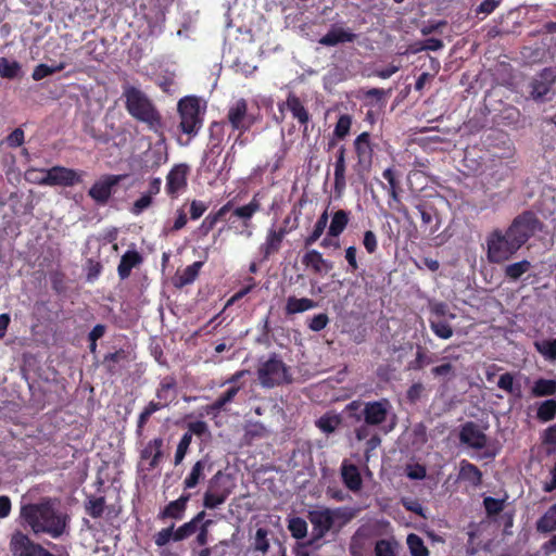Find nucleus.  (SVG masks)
<instances>
[{"label": "nucleus", "mask_w": 556, "mask_h": 556, "mask_svg": "<svg viewBox=\"0 0 556 556\" xmlns=\"http://www.w3.org/2000/svg\"><path fill=\"white\" fill-rule=\"evenodd\" d=\"M20 517L35 534L61 538L68 529L71 517L62 510L55 498L43 497L38 503L24 504Z\"/></svg>", "instance_id": "nucleus-1"}, {"label": "nucleus", "mask_w": 556, "mask_h": 556, "mask_svg": "<svg viewBox=\"0 0 556 556\" xmlns=\"http://www.w3.org/2000/svg\"><path fill=\"white\" fill-rule=\"evenodd\" d=\"M123 97L125 98V108L131 117L147 124L148 128L154 132L162 130V115L142 90L126 85L123 87Z\"/></svg>", "instance_id": "nucleus-2"}, {"label": "nucleus", "mask_w": 556, "mask_h": 556, "mask_svg": "<svg viewBox=\"0 0 556 556\" xmlns=\"http://www.w3.org/2000/svg\"><path fill=\"white\" fill-rule=\"evenodd\" d=\"M83 170H76L65 166H53L48 169L29 168L25 173L27 181L40 186L73 187L83 182Z\"/></svg>", "instance_id": "nucleus-3"}, {"label": "nucleus", "mask_w": 556, "mask_h": 556, "mask_svg": "<svg viewBox=\"0 0 556 556\" xmlns=\"http://www.w3.org/2000/svg\"><path fill=\"white\" fill-rule=\"evenodd\" d=\"M256 372L260 384L267 389L290 384L293 381L290 367L277 353H271L266 361H261Z\"/></svg>", "instance_id": "nucleus-4"}, {"label": "nucleus", "mask_w": 556, "mask_h": 556, "mask_svg": "<svg viewBox=\"0 0 556 556\" xmlns=\"http://www.w3.org/2000/svg\"><path fill=\"white\" fill-rule=\"evenodd\" d=\"M177 111L179 114L180 123L179 129L181 132L188 135V141L195 137L203 126V115L205 109H201L200 99L195 96H187L178 101Z\"/></svg>", "instance_id": "nucleus-5"}, {"label": "nucleus", "mask_w": 556, "mask_h": 556, "mask_svg": "<svg viewBox=\"0 0 556 556\" xmlns=\"http://www.w3.org/2000/svg\"><path fill=\"white\" fill-rule=\"evenodd\" d=\"M257 197V193L254 194L252 200L245 205L235 208L233 205L231 206L230 212L224 218L230 230L240 235H247V237L252 236V218L261 210V201Z\"/></svg>", "instance_id": "nucleus-6"}, {"label": "nucleus", "mask_w": 556, "mask_h": 556, "mask_svg": "<svg viewBox=\"0 0 556 556\" xmlns=\"http://www.w3.org/2000/svg\"><path fill=\"white\" fill-rule=\"evenodd\" d=\"M204 518L205 511L201 510L189 521L182 523L177 529H175V523H172L167 528H163L153 536L155 545L159 547H163L167 545L170 541L181 542L191 538L194 533H197L198 528H200V525Z\"/></svg>", "instance_id": "nucleus-7"}, {"label": "nucleus", "mask_w": 556, "mask_h": 556, "mask_svg": "<svg viewBox=\"0 0 556 556\" xmlns=\"http://www.w3.org/2000/svg\"><path fill=\"white\" fill-rule=\"evenodd\" d=\"M486 244L488 260L491 263L505 262L521 248L507 230L503 232L498 229L489 235Z\"/></svg>", "instance_id": "nucleus-8"}, {"label": "nucleus", "mask_w": 556, "mask_h": 556, "mask_svg": "<svg viewBox=\"0 0 556 556\" xmlns=\"http://www.w3.org/2000/svg\"><path fill=\"white\" fill-rule=\"evenodd\" d=\"M233 484L228 475L218 470L208 481V488L203 494V506L215 509L223 505L232 493Z\"/></svg>", "instance_id": "nucleus-9"}, {"label": "nucleus", "mask_w": 556, "mask_h": 556, "mask_svg": "<svg viewBox=\"0 0 556 556\" xmlns=\"http://www.w3.org/2000/svg\"><path fill=\"white\" fill-rule=\"evenodd\" d=\"M260 121L261 115L249 112L248 101L241 98L228 106L224 122L231 127L232 131L245 134Z\"/></svg>", "instance_id": "nucleus-10"}, {"label": "nucleus", "mask_w": 556, "mask_h": 556, "mask_svg": "<svg viewBox=\"0 0 556 556\" xmlns=\"http://www.w3.org/2000/svg\"><path fill=\"white\" fill-rule=\"evenodd\" d=\"M376 147L377 144L374 142L371 134L368 131L361 132L354 139L353 150L356 155L354 170L358 175L368 174L370 172Z\"/></svg>", "instance_id": "nucleus-11"}, {"label": "nucleus", "mask_w": 556, "mask_h": 556, "mask_svg": "<svg viewBox=\"0 0 556 556\" xmlns=\"http://www.w3.org/2000/svg\"><path fill=\"white\" fill-rule=\"evenodd\" d=\"M539 226L540 222L534 213L527 211L513 220L507 231L522 247L535 233Z\"/></svg>", "instance_id": "nucleus-12"}, {"label": "nucleus", "mask_w": 556, "mask_h": 556, "mask_svg": "<svg viewBox=\"0 0 556 556\" xmlns=\"http://www.w3.org/2000/svg\"><path fill=\"white\" fill-rule=\"evenodd\" d=\"M190 166L186 163L175 164L166 175L165 192L172 199L176 200L188 188V177Z\"/></svg>", "instance_id": "nucleus-13"}, {"label": "nucleus", "mask_w": 556, "mask_h": 556, "mask_svg": "<svg viewBox=\"0 0 556 556\" xmlns=\"http://www.w3.org/2000/svg\"><path fill=\"white\" fill-rule=\"evenodd\" d=\"M126 175L106 174L101 176L88 190V195L99 205H105L114 193V188Z\"/></svg>", "instance_id": "nucleus-14"}, {"label": "nucleus", "mask_w": 556, "mask_h": 556, "mask_svg": "<svg viewBox=\"0 0 556 556\" xmlns=\"http://www.w3.org/2000/svg\"><path fill=\"white\" fill-rule=\"evenodd\" d=\"M429 323L432 331L442 339H447L452 336V328L448 324V307L442 302L429 303Z\"/></svg>", "instance_id": "nucleus-15"}, {"label": "nucleus", "mask_w": 556, "mask_h": 556, "mask_svg": "<svg viewBox=\"0 0 556 556\" xmlns=\"http://www.w3.org/2000/svg\"><path fill=\"white\" fill-rule=\"evenodd\" d=\"M13 556H55L39 543L31 541L27 534L17 531L10 542Z\"/></svg>", "instance_id": "nucleus-16"}, {"label": "nucleus", "mask_w": 556, "mask_h": 556, "mask_svg": "<svg viewBox=\"0 0 556 556\" xmlns=\"http://www.w3.org/2000/svg\"><path fill=\"white\" fill-rule=\"evenodd\" d=\"M392 405L388 399H381L379 401L366 402L362 409V419L367 425L379 426L382 425L389 415Z\"/></svg>", "instance_id": "nucleus-17"}, {"label": "nucleus", "mask_w": 556, "mask_h": 556, "mask_svg": "<svg viewBox=\"0 0 556 556\" xmlns=\"http://www.w3.org/2000/svg\"><path fill=\"white\" fill-rule=\"evenodd\" d=\"M308 519L313 526V535L315 540L323 539L334 525V514L330 508L312 510Z\"/></svg>", "instance_id": "nucleus-18"}, {"label": "nucleus", "mask_w": 556, "mask_h": 556, "mask_svg": "<svg viewBox=\"0 0 556 556\" xmlns=\"http://www.w3.org/2000/svg\"><path fill=\"white\" fill-rule=\"evenodd\" d=\"M556 81V66L554 67H545L541 71V73L535 77L531 84L530 94L534 100H542L544 96H546L552 86Z\"/></svg>", "instance_id": "nucleus-19"}, {"label": "nucleus", "mask_w": 556, "mask_h": 556, "mask_svg": "<svg viewBox=\"0 0 556 556\" xmlns=\"http://www.w3.org/2000/svg\"><path fill=\"white\" fill-rule=\"evenodd\" d=\"M462 443L475 450H482L486 446L488 438L479 425L469 421L465 424L459 433Z\"/></svg>", "instance_id": "nucleus-20"}, {"label": "nucleus", "mask_w": 556, "mask_h": 556, "mask_svg": "<svg viewBox=\"0 0 556 556\" xmlns=\"http://www.w3.org/2000/svg\"><path fill=\"white\" fill-rule=\"evenodd\" d=\"M346 148L340 146L336 153V161L333 163V189L340 195L346 188Z\"/></svg>", "instance_id": "nucleus-21"}, {"label": "nucleus", "mask_w": 556, "mask_h": 556, "mask_svg": "<svg viewBox=\"0 0 556 556\" xmlns=\"http://www.w3.org/2000/svg\"><path fill=\"white\" fill-rule=\"evenodd\" d=\"M190 493H182L177 500L169 502L157 515V519L181 520L185 517L187 506L191 500Z\"/></svg>", "instance_id": "nucleus-22"}, {"label": "nucleus", "mask_w": 556, "mask_h": 556, "mask_svg": "<svg viewBox=\"0 0 556 556\" xmlns=\"http://www.w3.org/2000/svg\"><path fill=\"white\" fill-rule=\"evenodd\" d=\"M212 466L213 464L208 455H205L201 459L197 460L184 480V489H194L201 481L204 480L205 470H211Z\"/></svg>", "instance_id": "nucleus-23"}, {"label": "nucleus", "mask_w": 556, "mask_h": 556, "mask_svg": "<svg viewBox=\"0 0 556 556\" xmlns=\"http://www.w3.org/2000/svg\"><path fill=\"white\" fill-rule=\"evenodd\" d=\"M283 106H286L291 112L293 118L298 119V122L304 126V130H306L311 115L306 108L303 105L301 99L294 93L290 92L286 102L278 105L280 112H283Z\"/></svg>", "instance_id": "nucleus-24"}, {"label": "nucleus", "mask_w": 556, "mask_h": 556, "mask_svg": "<svg viewBox=\"0 0 556 556\" xmlns=\"http://www.w3.org/2000/svg\"><path fill=\"white\" fill-rule=\"evenodd\" d=\"M356 37L357 35L350 29L333 25L329 31L318 40V42L325 47H334L339 43L353 42Z\"/></svg>", "instance_id": "nucleus-25"}, {"label": "nucleus", "mask_w": 556, "mask_h": 556, "mask_svg": "<svg viewBox=\"0 0 556 556\" xmlns=\"http://www.w3.org/2000/svg\"><path fill=\"white\" fill-rule=\"evenodd\" d=\"M177 380L174 376H165L159 383L155 396L156 399L167 407L177 397Z\"/></svg>", "instance_id": "nucleus-26"}, {"label": "nucleus", "mask_w": 556, "mask_h": 556, "mask_svg": "<svg viewBox=\"0 0 556 556\" xmlns=\"http://www.w3.org/2000/svg\"><path fill=\"white\" fill-rule=\"evenodd\" d=\"M163 444L162 438L150 440L140 452V458L143 460L149 459L148 470L155 469L163 458Z\"/></svg>", "instance_id": "nucleus-27"}, {"label": "nucleus", "mask_w": 556, "mask_h": 556, "mask_svg": "<svg viewBox=\"0 0 556 556\" xmlns=\"http://www.w3.org/2000/svg\"><path fill=\"white\" fill-rule=\"evenodd\" d=\"M302 264L309 268L314 274L328 273L332 269V262L325 260L317 250H308L301 258Z\"/></svg>", "instance_id": "nucleus-28"}, {"label": "nucleus", "mask_w": 556, "mask_h": 556, "mask_svg": "<svg viewBox=\"0 0 556 556\" xmlns=\"http://www.w3.org/2000/svg\"><path fill=\"white\" fill-rule=\"evenodd\" d=\"M225 127L226 122L224 121H214L210 124L207 143L208 153L214 155H219L222 153L223 141L225 137Z\"/></svg>", "instance_id": "nucleus-29"}, {"label": "nucleus", "mask_w": 556, "mask_h": 556, "mask_svg": "<svg viewBox=\"0 0 556 556\" xmlns=\"http://www.w3.org/2000/svg\"><path fill=\"white\" fill-rule=\"evenodd\" d=\"M232 206V200L226 202L216 212L210 213L198 227L197 232L200 237H206L220 220H224L225 216L230 212Z\"/></svg>", "instance_id": "nucleus-30"}, {"label": "nucleus", "mask_w": 556, "mask_h": 556, "mask_svg": "<svg viewBox=\"0 0 556 556\" xmlns=\"http://www.w3.org/2000/svg\"><path fill=\"white\" fill-rule=\"evenodd\" d=\"M143 262V257L141 254L136 250H128L126 251L119 261V264L117 266V274L121 280L127 279L132 268L139 266Z\"/></svg>", "instance_id": "nucleus-31"}, {"label": "nucleus", "mask_w": 556, "mask_h": 556, "mask_svg": "<svg viewBox=\"0 0 556 556\" xmlns=\"http://www.w3.org/2000/svg\"><path fill=\"white\" fill-rule=\"evenodd\" d=\"M341 477L344 485L350 491H361L363 486V479L356 465L343 462L341 465Z\"/></svg>", "instance_id": "nucleus-32"}, {"label": "nucleus", "mask_w": 556, "mask_h": 556, "mask_svg": "<svg viewBox=\"0 0 556 556\" xmlns=\"http://www.w3.org/2000/svg\"><path fill=\"white\" fill-rule=\"evenodd\" d=\"M160 134L161 139L157 142H155L152 149H149L148 151L144 152L146 162L150 163V166L152 168L160 167L168 160L167 147L165 144V138L162 134V130L160 131Z\"/></svg>", "instance_id": "nucleus-33"}, {"label": "nucleus", "mask_w": 556, "mask_h": 556, "mask_svg": "<svg viewBox=\"0 0 556 556\" xmlns=\"http://www.w3.org/2000/svg\"><path fill=\"white\" fill-rule=\"evenodd\" d=\"M202 267L203 262L197 261L187 266L181 273L177 271L174 277V286L178 289H181L193 283L197 280Z\"/></svg>", "instance_id": "nucleus-34"}, {"label": "nucleus", "mask_w": 556, "mask_h": 556, "mask_svg": "<svg viewBox=\"0 0 556 556\" xmlns=\"http://www.w3.org/2000/svg\"><path fill=\"white\" fill-rule=\"evenodd\" d=\"M283 240L276 233V227H270L267 230L264 243L260 247V252L264 260H268L271 255L279 252Z\"/></svg>", "instance_id": "nucleus-35"}, {"label": "nucleus", "mask_w": 556, "mask_h": 556, "mask_svg": "<svg viewBox=\"0 0 556 556\" xmlns=\"http://www.w3.org/2000/svg\"><path fill=\"white\" fill-rule=\"evenodd\" d=\"M240 386H231L223 394H220L212 404L205 407L207 414L217 415L226 409V405L233 402L236 395L239 393Z\"/></svg>", "instance_id": "nucleus-36"}, {"label": "nucleus", "mask_w": 556, "mask_h": 556, "mask_svg": "<svg viewBox=\"0 0 556 556\" xmlns=\"http://www.w3.org/2000/svg\"><path fill=\"white\" fill-rule=\"evenodd\" d=\"M317 306V302L308 298H296L291 295L287 299L285 305V314L286 316H291L294 314L303 313L309 309H313Z\"/></svg>", "instance_id": "nucleus-37"}, {"label": "nucleus", "mask_w": 556, "mask_h": 556, "mask_svg": "<svg viewBox=\"0 0 556 556\" xmlns=\"http://www.w3.org/2000/svg\"><path fill=\"white\" fill-rule=\"evenodd\" d=\"M350 220V213L344 210H338L333 213L329 228V237H339L346 228Z\"/></svg>", "instance_id": "nucleus-38"}, {"label": "nucleus", "mask_w": 556, "mask_h": 556, "mask_svg": "<svg viewBox=\"0 0 556 556\" xmlns=\"http://www.w3.org/2000/svg\"><path fill=\"white\" fill-rule=\"evenodd\" d=\"M482 473L479 468L466 460L460 463L458 479L468 481L471 485L477 486L481 483Z\"/></svg>", "instance_id": "nucleus-39"}, {"label": "nucleus", "mask_w": 556, "mask_h": 556, "mask_svg": "<svg viewBox=\"0 0 556 556\" xmlns=\"http://www.w3.org/2000/svg\"><path fill=\"white\" fill-rule=\"evenodd\" d=\"M535 529L540 533L556 531V503L536 521Z\"/></svg>", "instance_id": "nucleus-40"}, {"label": "nucleus", "mask_w": 556, "mask_h": 556, "mask_svg": "<svg viewBox=\"0 0 556 556\" xmlns=\"http://www.w3.org/2000/svg\"><path fill=\"white\" fill-rule=\"evenodd\" d=\"M165 408L164 405L160 401H151L149 404L143 408V410L140 413L138 420H137V428L136 433L138 437H141L143 433V429L146 424L148 422L149 418L157 410H161Z\"/></svg>", "instance_id": "nucleus-41"}, {"label": "nucleus", "mask_w": 556, "mask_h": 556, "mask_svg": "<svg viewBox=\"0 0 556 556\" xmlns=\"http://www.w3.org/2000/svg\"><path fill=\"white\" fill-rule=\"evenodd\" d=\"M328 211L325 210L314 225L313 231L304 239V247L309 248L313 245L324 233L328 224Z\"/></svg>", "instance_id": "nucleus-42"}, {"label": "nucleus", "mask_w": 556, "mask_h": 556, "mask_svg": "<svg viewBox=\"0 0 556 556\" xmlns=\"http://www.w3.org/2000/svg\"><path fill=\"white\" fill-rule=\"evenodd\" d=\"M531 394L535 397L556 394V380L543 378L538 379L531 389Z\"/></svg>", "instance_id": "nucleus-43"}, {"label": "nucleus", "mask_w": 556, "mask_h": 556, "mask_svg": "<svg viewBox=\"0 0 556 556\" xmlns=\"http://www.w3.org/2000/svg\"><path fill=\"white\" fill-rule=\"evenodd\" d=\"M497 387L501 390L506 391L507 393L520 399L521 397V387L519 383L515 382V374L505 372L500 376L497 381Z\"/></svg>", "instance_id": "nucleus-44"}, {"label": "nucleus", "mask_w": 556, "mask_h": 556, "mask_svg": "<svg viewBox=\"0 0 556 556\" xmlns=\"http://www.w3.org/2000/svg\"><path fill=\"white\" fill-rule=\"evenodd\" d=\"M105 506L106 503L104 496L96 497L90 495L85 503V510L90 517L98 519L103 516Z\"/></svg>", "instance_id": "nucleus-45"}, {"label": "nucleus", "mask_w": 556, "mask_h": 556, "mask_svg": "<svg viewBox=\"0 0 556 556\" xmlns=\"http://www.w3.org/2000/svg\"><path fill=\"white\" fill-rule=\"evenodd\" d=\"M66 62H60L54 65H47L43 63L38 64L37 66H35L33 71L31 78L36 81H39L52 74L62 72L66 67Z\"/></svg>", "instance_id": "nucleus-46"}, {"label": "nucleus", "mask_w": 556, "mask_h": 556, "mask_svg": "<svg viewBox=\"0 0 556 556\" xmlns=\"http://www.w3.org/2000/svg\"><path fill=\"white\" fill-rule=\"evenodd\" d=\"M433 363V355L430 354L425 348L417 346L416 357L414 361L409 362L408 368L413 370H419L424 367Z\"/></svg>", "instance_id": "nucleus-47"}, {"label": "nucleus", "mask_w": 556, "mask_h": 556, "mask_svg": "<svg viewBox=\"0 0 556 556\" xmlns=\"http://www.w3.org/2000/svg\"><path fill=\"white\" fill-rule=\"evenodd\" d=\"M556 416V399L543 401L536 410V417L541 421H549Z\"/></svg>", "instance_id": "nucleus-48"}, {"label": "nucleus", "mask_w": 556, "mask_h": 556, "mask_svg": "<svg viewBox=\"0 0 556 556\" xmlns=\"http://www.w3.org/2000/svg\"><path fill=\"white\" fill-rule=\"evenodd\" d=\"M406 543L412 556H429V551L419 535L408 534Z\"/></svg>", "instance_id": "nucleus-49"}, {"label": "nucleus", "mask_w": 556, "mask_h": 556, "mask_svg": "<svg viewBox=\"0 0 556 556\" xmlns=\"http://www.w3.org/2000/svg\"><path fill=\"white\" fill-rule=\"evenodd\" d=\"M341 424V419L337 415H323L319 419L316 421V427L323 431L324 433H332L336 431V429Z\"/></svg>", "instance_id": "nucleus-50"}, {"label": "nucleus", "mask_w": 556, "mask_h": 556, "mask_svg": "<svg viewBox=\"0 0 556 556\" xmlns=\"http://www.w3.org/2000/svg\"><path fill=\"white\" fill-rule=\"evenodd\" d=\"M21 72V65L17 61H9L7 58L0 59V76L7 79H14Z\"/></svg>", "instance_id": "nucleus-51"}, {"label": "nucleus", "mask_w": 556, "mask_h": 556, "mask_svg": "<svg viewBox=\"0 0 556 556\" xmlns=\"http://www.w3.org/2000/svg\"><path fill=\"white\" fill-rule=\"evenodd\" d=\"M366 533L363 528L356 530V532L351 538L350 542V554L351 556H363L364 545H365Z\"/></svg>", "instance_id": "nucleus-52"}, {"label": "nucleus", "mask_w": 556, "mask_h": 556, "mask_svg": "<svg viewBox=\"0 0 556 556\" xmlns=\"http://www.w3.org/2000/svg\"><path fill=\"white\" fill-rule=\"evenodd\" d=\"M531 268V264L527 260H522L517 263H513L506 266L505 274L513 280L519 279L525 273Z\"/></svg>", "instance_id": "nucleus-53"}, {"label": "nucleus", "mask_w": 556, "mask_h": 556, "mask_svg": "<svg viewBox=\"0 0 556 556\" xmlns=\"http://www.w3.org/2000/svg\"><path fill=\"white\" fill-rule=\"evenodd\" d=\"M288 529L294 539H304L307 534V523L301 517H293L289 520Z\"/></svg>", "instance_id": "nucleus-54"}, {"label": "nucleus", "mask_w": 556, "mask_h": 556, "mask_svg": "<svg viewBox=\"0 0 556 556\" xmlns=\"http://www.w3.org/2000/svg\"><path fill=\"white\" fill-rule=\"evenodd\" d=\"M352 116L349 114H341L336 123L333 135L338 139H344L351 130Z\"/></svg>", "instance_id": "nucleus-55"}, {"label": "nucleus", "mask_w": 556, "mask_h": 556, "mask_svg": "<svg viewBox=\"0 0 556 556\" xmlns=\"http://www.w3.org/2000/svg\"><path fill=\"white\" fill-rule=\"evenodd\" d=\"M416 208L418 210V212L420 214L421 222H422L421 226L425 228V230H429L431 233L434 232L437 229L432 225L433 219L435 217V215L433 213V208L426 204H418V205H416Z\"/></svg>", "instance_id": "nucleus-56"}, {"label": "nucleus", "mask_w": 556, "mask_h": 556, "mask_svg": "<svg viewBox=\"0 0 556 556\" xmlns=\"http://www.w3.org/2000/svg\"><path fill=\"white\" fill-rule=\"evenodd\" d=\"M191 442H192V437L189 433H184L180 441L178 442V445H177V448L175 452V457H174L175 465H179L182 463L184 458L186 457V455L189 451Z\"/></svg>", "instance_id": "nucleus-57"}, {"label": "nucleus", "mask_w": 556, "mask_h": 556, "mask_svg": "<svg viewBox=\"0 0 556 556\" xmlns=\"http://www.w3.org/2000/svg\"><path fill=\"white\" fill-rule=\"evenodd\" d=\"M382 177L388 181V188L382 185V187L387 189L388 194L402 191L401 182L397 179L396 173L393 168H386L382 173Z\"/></svg>", "instance_id": "nucleus-58"}, {"label": "nucleus", "mask_w": 556, "mask_h": 556, "mask_svg": "<svg viewBox=\"0 0 556 556\" xmlns=\"http://www.w3.org/2000/svg\"><path fill=\"white\" fill-rule=\"evenodd\" d=\"M535 348L546 359H556V339L535 342Z\"/></svg>", "instance_id": "nucleus-59"}, {"label": "nucleus", "mask_w": 556, "mask_h": 556, "mask_svg": "<svg viewBox=\"0 0 556 556\" xmlns=\"http://www.w3.org/2000/svg\"><path fill=\"white\" fill-rule=\"evenodd\" d=\"M126 358V353L123 349L109 353L104 356L103 364L110 374L116 372L115 364Z\"/></svg>", "instance_id": "nucleus-60"}, {"label": "nucleus", "mask_w": 556, "mask_h": 556, "mask_svg": "<svg viewBox=\"0 0 556 556\" xmlns=\"http://www.w3.org/2000/svg\"><path fill=\"white\" fill-rule=\"evenodd\" d=\"M401 192H395V193H390L389 197H390V200L388 201V205L390 208L399 212L400 214H402L406 219L409 218V214H408V210L407 207L403 204L402 200H401V195H400Z\"/></svg>", "instance_id": "nucleus-61"}, {"label": "nucleus", "mask_w": 556, "mask_h": 556, "mask_svg": "<svg viewBox=\"0 0 556 556\" xmlns=\"http://www.w3.org/2000/svg\"><path fill=\"white\" fill-rule=\"evenodd\" d=\"M267 530L264 528H258L255 533V543L254 548L256 551L262 552L263 554H266L269 549V542L267 540Z\"/></svg>", "instance_id": "nucleus-62"}, {"label": "nucleus", "mask_w": 556, "mask_h": 556, "mask_svg": "<svg viewBox=\"0 0 556 556\" xmlns=\"http://www.w3.org/2000/svg\"><path fill=\"white\" fill-rule=\"evenodd\" d=\"M483 505L489 516L497 515L504 509V500L488 496L483 500Z\"/></svg>", "instance_id": "nucleus-63"}, {"label": "nucleus", "mask_w": 556, "mask_h": 556, "mask_svg": "<svg viewBox=\"0 0 556 556\" xmlns=\"http://www.w3.org/2000/svg\"><path fill=\"white\" fill-rule=\"evenodd\" d=\"M376 556H395L392 543L388 540H379L375 545Z\"/></svg>", "instance_id": "nucleus-64"}]
</instances>
